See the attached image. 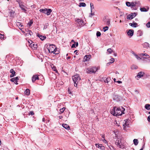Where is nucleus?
Segmentation results:
<instances>
[{
	"label": "nucleus",
	"instance_id": "nucleus-1",
	"mask_svg": "<svg viewBox=\"0 0 150 150\" xmlns=\"http://www.w3.org/2000/svg\"><path fill=\"white\" fill-rule=\"evenodd\" d=\"M122 110L120 108H117L114 107L110 111V113L114 116H118L124 114V111L125 109L122 107Z\"/></svg>",
	"mask_w": 150,
	"mask_h": 150
},
{
	"label": "nucleus",
	"instance_id": "nucleus-2",
	"mask_svg": "<svg viewBox=\"0 0 150 150\" xmlns=\"http://www.w3.org/2000/svg\"><path fill=\"white\" fill-rule=\"evenodd\" d=\"M98 68L96 67H89L86 69V71L88 74L94 73L98 70Z\"/></svg>",
	"mask_w": 150,
	"mask_h": 150
},
{
	"label": "nucleus",
	"instance_id": "nucleus-3",
	"mask_svg": "<svg viewBox=\"0 0 150 150\" xmlns=\"http://www.w3.org/2000/svg\"><path fill=\"white\" fill-rule=\"evenodd\" d=\"M115 144L117 146L121 149H124L125 146L123 144L122 142H121V139H119L117 138L115 142Z\"/></svg>",
	"mask_w": 150,
	"mask_h": 150
},
{
	"label": "nucleus",
	"instance_id": "nucleus-4",
	"mask_svg": "<svg viewBox=\"0 0 150 150\" xmlns=\"http://www.w3.org/2000/svg\"><path fill=\"white\" fill-rule=\"evenodd\" d=\"M72 79L74 82H77L78 83V81L80 80L81 78L79 75L77 74L72 77Z\"/></svg>",
	"mask_w": 150,
	"mask_h": 150
},
{
	"label": "nucleus",
	"instance_id": "nucleus-5",
	"mask_svg": "<svg viewBox=\"0 0 150 150\" xmlns=\"http://www.w3.org/2000/svg\"><path fill=\"white\" fill-rule=\"evenodd\" d=\"M112 97L114 100H115L116 101H118L120 100V96L116 94L115 93L112 95Z\"/></svg>",
	"mask_w": 150,
	"mask_h": 150
},
{
	"label": "nucleus",
	"instance_id": "nucleus-6",
	"mask_svg": "<svg viewBox=\"0 0 150 150\" xmlns=\"http://www.w3.org/2000/svg\"><path fill=\"white\" fill-rule=\"evenodd\" d=\"M55 46L53 45H50L49 47L48 48L49 52L50 53H52L54 51Z\"/></svg>",
	"mask_w": 150,
	"mask_h": 150
},
{
	"label": "nucleus",
	"instance_id": "nucleus-7",
	"mask_svg": "<svg viewBox=\"0 0 150 150\" xmlns=\"http://www.w3.org/2000/svg\"><path fill=\"white\" fill-rule=\"evenodd\" d=\"M136 16V13H132L131 14L127 16V19L131 20L134 18Z\"/></svg>",
	"mask_w": 150,
	"mask_h": 150
},
{
	"label": "nucleus",
	"instance_id": "nucleus-8",
	"mask_svg": "<svg viewBox=\"0 0 150 150\" xmlns=\"http://www.w3.org/2000/svg\"><path fill=\"white\" fill-rule=\"evenodd\" d=\"M103 21L108 25H109L110 23V20L109 19H107L105 17L103 18Z\"/></svg>",
	"mask_w": 150,
	"mask_h": 150
},
{
	"label": "nucleus",
	"instance_id": "nucleus-9",
	"mask_svg": "<svg viewBox=\"0 0 150 150\" xmlns=\"http://www.w3.org/2000/svg\"><path fill=\"white\" fill-rule=\"evenodd\" d=\"M95 145L97 147L99 148L102 150H105V147L104 146H102V144H96Z\"/></svg>",
	"mask_w": 150,
	"mask_h": 150
},
{
	"label": "nucleus",
	"instance_id": "nucleus-10",
	"mask_svg": "<svg viewBox=\"0 0 150 150\" xmlns=\"http://www.w3.org/2000/svg\"><path fill=\"white\" fill-rule=\"evenodd\" d=\"M38 75L37 74L33 75L32 77V81L34 82L36 80H39Z\"/></svg>",
	"mask_w": 150,
	"mask_h": 150
},
{
	"label": "nucleus",
	"instance_id": "nucleus-11",
	"mask_svg": "<svg viewBox=\"0 0 150 150\" xmlns=\"http://www.w3.org/2000/svg\"><path fill=\"white\" fill-rule=\"evenodd\" d=\"M18 79H19L18 77H16L11 78V79L10 81L12 82H14L15 84H17L18 83L17 82Z\"/></svg>",
	"mask_w": 150,
	"mask_h": 150
},
{
	"label": "nucleus",
	"instance_id": "nucleus-12",
	"mask_svg": "<svg viewBox=\"0 0 150 150\" xmlns=\"http://www.w3.org/2000/svg\"><path fill=\"white\" fill-rule=\"evenodd\" d=\"M10 72L11 74L10 75V77L12 78L16 76V72L14 71L13 69H11L10 70Z\"/></svg>",
	"mask_w": 150,
	"mask_h": 150
},
{
	"label": "nucleus",
	"instance_id": "nucleus-13",
	"mask_svg": "<svg viewBox=\"0 0 150 150\" xmlns=\"http://www.w3.org/2000/svg\"><path fill=\"white\" fill-rule=\"evenodd\" d=\"M19 7L23 10V12L26 13L27 10L25 9V8H27V7L26 6H25L23 4H22Z\"/></svg>",
	"mask_w": 150,
	"mask_h": 150
},
{
	"label": "nucleus",
	"instance_id": "nucleus-14",
	"mask_svg": "<svg viewBox=\"0 0 150 150\" xmlns=\"http://www.w3.org/2000/svg\"><path fill=\"white\" fill-rule=\"evenodd\" d=\"M134 30H129L127 32V34L129 36H132L133 35Z\"/></svg>",
	"mask_w": 150,
	"mask_h": 150
},
{
	"label": "nucleus",
	"instance_id": "nucleus-15",
	"mask_svg": "<svg viewBox=\"0 0 150 150\" xmlns=\"http://www.w3.org/2000/svg\"><path fill=\"white\" fill-rule=\"evenodd\" d=\"M37 35L42 40H45L46 38L45 36L42 35L40 34H38Z\"/></svg>",
	"mask_w": 150,
	"mask_h": 150
},
{
	"label": "nucleus",
	"instance_id": "nucleus-16",
	"mask_svg": "<svg viewBox=\"0 0 150 150\" xmlns=\"http://www.w3.org/2000/svg\"><path fill=\"white\" fill-rule=\"evenodd\" d=\"M144 73L142 72H139L137 75L136 77L138 78H141L144 76Z\"/></svg>",
	"mask_w": 150,
	"mask_h": 150
},
{
	"label": "nucleus",
	"instance_id": "nucleus-17",
	"mask_svg": "<svg viewBox=\"0 0 150 150\" xmlns=\"http://www.w3.org/2000/svg\"><path fill=\"white\" fill-rule=\"evenodd\" d=\"M25 32H27V33H26V35H27V34H29L30 36H31L33 34V33L32 32V31L28 29H27L25 30Z\"/></svg>",
	"mask_w": 150,
	"mask_h": 150
},
{
	"label": "nucleus",
	"instance_id": "nucleus-18",
	"mask_svg": "<svg viewBox=\"0 0 150 150\" xmlns=\"http://www.w3.org/2000/svg\"><path fill=\"white\" fill-rule=\"evenodd\" d=\"M76 21L79 24L82 25L83 23V21L82 19L79 18H77L76 19Z\"/></svg>",
	"mask_w": 150,
	"mask_h": 150
},
{
	"label": "nucleus",
	"instance_id": "nucleus-19",
	"mask_svg": "<svg viewBox=\"0 0 150 150\" xmlns=\"http://www.w3.org/2000/svg\"><path fill=\"white\" fill-rule=\"evenodd\" d=\"M30 45L31 47L33 48H34L35 49H36L37 47V44H35L33 42L31 43Z\"/></svg>",
	"mask_w": 150,
	"mask_h": 150
},
{
	"label": "nucleus",
	"instance_id": "nucleus-20",
	"mask_svg": "<svg viewBox=\"0 0 150 150\" xmlns=\"http://www.w3.org/2000/svg\"><path fill=\"white\" fill-rule=\"evenodd\" d=\"M62 126L64 128L67 129H70L69 126L67 124H63Z\"/></svg>",
	"mask_w": 150,
	"mask_h": 150
},
{
	"label": "nucleus",
	"instance_id": "nucleus-21",
	"mask_svg": "<svg viewBox=\"0 0 150 150\" xmlns=\"http://www.w3.org/2000/svg\"><path fill=\"white\" fill-rule=\"evenodd\" d=\"M52 11L51 9H47V11H46V14L47 16H49L50 15L51 13L52 12Z\"/></svg>",
	"mask_w": 150,
	"mask_h": 150
},
{
	"label": "nucleus",
	"instance_id": "nucleus-22",
	"mask_svg": "<svg viewBox=\"0 0 150 150\" xmlns=\"http://www.w3.org/2000/svg\"><path fill=\"white\" fill-rule=\"evenodd\" d=\"M91 57L90 55H86L85 57L84 58V61H88Z\"/></svg>",
	"mask_w": 150,
	"mask_h": 150
},
{
	"label": "nucleus",
	"instance_id": "nucleus-23",
	"mask_svg": "<svg viewBox=\"0 0 150 150\" xmlns=\"http://www.w3.org/2000/svg\"><path fill=\"white\" fill-rule=\"evenodd\" d=\"M30 90L29 89H27L25 91V93L27 96L30 95Z\"/></svg>",
	"mask_w": 150,
	"mask_h": 150
},
{
	"label": "nucleus",
	"instance_id": "nucleus-24",
	"mask_svg": "<svg viewBox=\"0 0 150 150\" xmlns=\"http://www.w3.org/2000/svg\"><path fill=\"white\" fill-rule=\"evenodd\" d=\"M129 25L130 26L134 28L136 27L137 25V23H129Z\"/></svg>",
	"mask_w": 150,
	"mask_h": 150
},
{
	"label": "nucleus",
	"instance_id": "nucleus-25",
	"mask_svg": "<svg viewBox=\"0 0 150 150\" xmlns=\"http://www.w3.org/2000/svg\"><path fill=\"white\" fill-rule=\"evenodd\" d=\"M143 55H144V56H145L146 57H143L142 60H144L145 59L149 58L150 57L149 55L146 53H144V54H143Z\"/></svg>",
	"mask_w": 150,
	"mask_h": 150
},
{
	"label": "nucleus",
	"instance_id": "nucleus-26",
	"mask_svg": "<svg viewBox=\"0 0 150 150\" xmlns=\"http://www.w3.org/2000/svg\"><path fill=\"white\" fill-rule=\"evenodd\" d=\"M47 11V8L41 9L40 10V11L41 12L44 13L46 14V11Z\"/></svg>",
	"mask_w": 150,
	"mask_h": 150
},
{
	"label": "nucleus",
	"instance_id": "nucleus-27",
	"mask_svg": "<svg viewBox=\"0 0 150 150\" xmlns=\"http://www.w3.org/2000/svg\"><path fill=\"white\" fill-rule=\"evenodd\" d=\"M149 9V8H148L147 9L144 7L141 8H140V10L142 12H146L148 11Z\"/></svg>",
	"mask_w": 150,
	"mask_h": 150
},
{
	"label": "nucleus",
	"instance_id": "nucleus-28",
	"mask_svg": "<svg viewBox=\"0 0 150 150\" xmlns=\"http://www.w3.org/2000/svg\"><path fill=\"white\" fill-rule=\"evenodd\" d=\"M86 4L84 2H81L79 3V7H85L86 6Z\"/></svg>",
	"mask_w": 150,
	"mask_h": 150
},
{
	"label": "nucleus",
	"instance_id": "nucleus-29",
	"mask_svg": "<svg viewBox=\"0 0 150 150\" xmlns=\"http://www.w3.org/2000/svg\"><path fill=\"white\" fill-rule=\"evenodd\" d=\"M145 108L147 110L150 109V105L148 104H146L145 105Z\"/></svg>",
	"mask_w": 150,
	"mask_h": 150
},
{
	"label": "nucleus",
	"instance_id": "nucleus-30",
	"mask_svg": "<svg viewBox=\"0 0 150 150\" xmlns=\"http://www.w3.org/2000/svg\"><path fill=\"white\" fill-rule=\"evenodd\" d=\"M90 6H91V12H93V9L94 8V6L93 4L91 3H90Z\"/></svg>",
	"mask_w": 150,
	"mask_h": 150
},
{
	"label": "nucleus",
	"instance_id": "nucleus-31",
	"mask_svg": "<svg viewBox=\"0 0 150 150\" xmlns=\"http://www.w3.org/2000/svg\"><path fill=\"white\" fill-rule=\"evenodd\" d=\"M78 45V42H75L74 43V44H73L72 46H71V48H74L76 47L75 46H76V47H77Z\"/></svg>",
	"mask_w": 150,
	"mask_h": 150
},
{
	"label": "nucleus",
	"instance_id": "nucleus-32",
	"mask_svg": "<svg viewBox=\"0 0 150 150\" xmlns=\"http://www.w3.org/2000/svg\"><path fill=\"white\" fill-rule=\"evenodd\" d=\"M137 4L136 2L132 1L131 2L130 6H132V7H134L136 6V4Z\"/></svg>",
	"mask_w": 150,
	"mask_h": 150
},
{
	"label": "nucleus",
	"instance_id": "nucleus-33",
	"mask_svg": "<svg viewBox=\"0 0 150 150\" xmlns=\"http://www.w3.org/2000/svg\"><path fill=\"white\" fill-rule=\"evenodd\" d=\"M111 80L110 78L107 77L106 79L104 81V82L105 83H108Z\"/></svg>",
	"mask_w": 150,
	"mask_h": 150
},
{
	"label": "nucleus",
	"instance_id": "nucleus-34",
	"mask_svg": "<svg viewBox=\"0 0 150 150\" xmlns=\"http://www.w3.org/2000/svg\"><path fill=\"white\" fill-rule=\"evenodd\" d=\"M133 142L135 145H137L138 143V141L137 139H134L133 140Z\"/></svg>",
	"mask_w": 150,
	"mask_h": 150
},
{
	"label": "nucleus",
	"instance_id": "nucleus-35",
	"mask_svg": "<svg viewBox=\"0 0 150 150\" xmlns=\"http://www.w3.org/2000/svg\"><path fill=\"white\" fill-rule=\"evenodd\" d=\"M65 108H63L62 109H60L59 110V114L62 113L65 110Z\"/></svg>",
	"mask_w": 150,
	"mask_h": 150
},
{
	"label": "nucleus",
	"instance_id": "nucleus-36",
	"mask_svg": "<svg viewBox=\"0 0 150 150\" xmlns=\"http://www.w3.org/2000/svg\"><path fill=\"white\" fill-rule=\"evenodd\" d=\"M133 54L134 55L135 57L138 59H142V58L139 57L136 54H135L134 52H133Z\"/></svg>",
	"mask_w": 150,
	"mask_h": 150
},
{
	"label": "nucleus",
	"instance_id": "nucleus-37",
	"mask_svg": "<svg viewBox=\"0 0 150 150\" xmlns=\"http://www.w3.org/2000/svg\"><path fill=\"white\" fill-rule=\"evenodd\" d=\"M137 66L135 65H133L131 67V68L132 69H137Z\"/></svg>",
	"mask_w": 150,
	"mask_h": 150
},
{
	"label": "nucleus",
	"instance_id": "nucleus-38",
	"mask_svg": "<svg viewBox=\"0 0 150 150\" xmlns=\"http://www.w3.org/2000/svg\"><path fill=\"white\" fill-rule=\"evenodd\" d=\"M54 51L52 52V53H53V54H58V52H56L57 51V48L55 46V48L54 49Z\"/></svg>",
	"mask_w": 150,
	"mask_h": 150
},
{
	"label": "nucleus",
	"instance_id": "nucleus-39",
	"mask_svg": "<svg viewBox=\"0 0 150 150\" xmlns=\"http://www.w3.org/2000/svg\"><path fill=\"white\" fill-rule=\"evenodd\" d=\"M129 125V123L127 121H125V122L124 124H123V126L125 127H126L127 126H128Z\"/></svg>",
	"mask_w": 150,
	"mask_h": 150
},
{
	"label": "nucleus",
	"instance_id": "nucleus-40",
	"mask_svg": "<svg viewBox=\"0 0 150 150\" xmlns=\"http://www.w3.org/2000/svg\"><path fill=\"white\" fill-rule=\"evenodd\" d=\"M108 27L107 26H106L103 28V30L104 32H105L107 30H108Z\"/></svg>",
	"mask_w": 150,
	"mask_h": 150
},
{
	"label": "nucleus",
	"instance_id": "nucleus-41",
	"mask_svg": "<svg viewBox=\"0 0 150 150\" xmlns=\"http://www.w3.org/2000/svg\"><path fill=\"white\" fill-rule=\"evenodd\" d=\"M107 52L109 53V54H111L112 52V50L110 48L108 49L107 50Z\"/></svg>",
	"mask_w": 150,
	"mask_h": 150
},
{
	"label": "nucleus",
	"instance_id": "nucleus-42",
	"mask_svg": "<svg viewBox=\"0 0 150 150\" xmlns=\"http://www.w3.org/2000/svg\"><path fill=\"white\" fill-rule=\"evenodd\" d=\"M101 35V33L99 31H97L96 33V36L97 37H99Z\"/></svg>",
	"mask_w": 150,
	"mask_h": 150
},
{
	"label": "nucleus",
	"instance_id": "nucleus-43",
	"mask_svg": "<svg viewBox=\"0 0 150 150\" xmlns=\"http://www.w3.org/2000/svg\"><path fill=\"white\" fill-rule=\"evenodd\" d=\"M33 22L32 21H30L28 23V25H29V26L30 27V26L33 23Z\"/></svg>",
	"mask_w": 150,
	"mask_h": 150
},
{
	"label": "nucleus",
	"instance_id": "nucleus-44",
	"mask_svg": "<svg viewBox=\"0 0 150 150\" xmlns=\"http://www.w3.org/2000/svg\"><path fill=\"white\" fill-rule=\"evenodd\" d=\"M130 4L131 3L129 2H127L126 3V6L128 7L130 6Z\"/></svg>",
	"mask_w": 150,
	"mask_h": 150
},
{
	"label": "nucleus",
	"instance_id": "nucleus-45",
	"mask_svg": "<svg viewBox=\"0 0 150 150\" xmlns=\"http://www.w3.org/2000/svg\"><path fill=\"white\" fill-rule=\"evenodd\" d=\"M146 26L148 28H150V21L146 24Z\"/></svg>",
	"mask_w": 150,
	"mask_h": 150
},
{
	"label": "nucleus",
	"instance_id": "nucleus-46",
	"mask_svg": "<svg viewBox=\"0 0 150 150\" xmlns=\"http://www.w3.org/2000/svg\"><path fill=\"white\" fill-rule=\"evenodd\" d=\"M52 69L54 71H55L56 72H58L57 70L56 69V67L54 66L52 68Z\"/></svg>",
	"mask_w": 150,
	"mask_h": 150
},
{
	"label": "nucleus",
	"instance_id": "nucleus-47",
	"mask_svg": "<svg viewBox=\"0 0 150 150\" xmlns=\"http://www.w3.org/2000/svg\"><path fill=\"white\" fill-rule=\"evenodd\" d=\"M95 15V13H94L91 12V13L89 15V17H92V16Z\"/></svg>",
	"mask_w": 150,
	"mask_h": 150
},
{
	"label": "nucleus",
	"instance_id": "nucleus-48",
	"mask_svg": "<svg viewBox=\"0 0 150 150\" xmlns=\"http://www.w3.org/2000/svg\"><path fill=\"white\" fill-rule=\"evenodd\" d=\"M17 25H18L19 26H20V27H22L23 26L22 25H21V23L19 22H18L17 23Z\"/></svg>",
	"mask_w": 150,
	"mask_h": 150
},
{
	"label": "nucleus",
	"instance_id": "nucleus-49",
	"mask_svg": "<svg viewBox=\"0 0 150 150\" xmlns=\"http://www.w3.org/2000/svg\"><path fill=\"white\" fill-rule=\"evenodd\" d=\"M110 63H113L114 61H115V59L114 58H111V59H110Z\"/></svg>",
	"mask_w": 150,
	"mask_h": 150
},
{
	"label": "nucleus",
	"instance_id": "nucleus-50",
	"mask_svg": "<svg viewBox=\"0 0 150 150\" xmlns=\"http://www.w3.org/2000/svg\"><path fill=\"white\" fill-rule=\"evenodd\" d=\"M101 136L102 138V140H103L105 139V138L104 134H101Z\"/></svg>",
	"mask_w": 150,
	"mask_h": 150
},
{
	"label": "nucleus",
	"instance_id": "nucleus-51",
	"mask_svg": "<svg viewBox=\"0 0 150 150\" xmlns=\"http://www.w3.org/2000/svg\"><path fill=\"white\" fill-rule=\"evenodd\" d=\"M4 38V35H3L0 34V38L1 39H3Z\"/></svg>",
	"mask_w": 150,
	"mask_h": 150
},
{
	"label": "nucleus",
	"instance_id": "nucleus-52",
	"mask_svg": "<svg viewBox=\"0 0 150 150\" xmlns=\"http://www.w3.org/2000/svg\"><path fill=\"white\" fill-rule=\"evenodd\" d=\"M144 45H146V47H149V44L147 42H145L144 43Z\"/></svg>",
	"mask_w": 150,
	"mask_h": 150
},
{
	"label": "nucleus",
	"instance_id": "nucleus-53",
	"mask_svg": "<svg viewBox=\"0 0 150 150\" xmlns=\"http://www.w3.org/2000/svg\"><path fill=\"white\" fill-rule=\"evenodd\" d=\"M19 2L18 3V4L19 5V6H20L22 5V4H21L23 3V2L21 1L20 0V1H19Z\"/></svg>",
	"mask_w": 150,
	"mask_h": 150
},
{
	"label": "nucleus",
	"instance_id": "nucleus-54",
	"mask_svg": "<svg viewBox=\"0 0 150 150\" xmlns=\"http://www.w3.org/2000/svg\"><path fill=\"white\" fill-rule=\"evenodd\" d=\"M29 114L31 115H34V113L33 111H31L30 112Z\"/></svg>",
	"mask_w": 150,
	"mask_h": 150
},
{
	"label": "nucleus",
	"instance_id": "nucleus-55",
	"mask_svg": "<svg viewBox=\"0 0 150 150\" xmlns=\"http://www.w3.org/2000/svg\"><path fill=\"white\" fill-rule=\"evenodd\" d=\"M74 86L76 87L77 86L78 83H77V82H76V83L74 82Z\"/></svg>",
	"mask_w": 150,
	"mask_h": 150
},
{
	"label": "nucleus",
	"instance_id": "nucleus-56",
	"mask_svg": "<svg viewBox=\"0 0 150 150\" xmlns=\"http://www.w3.org/2000/svg\"><path fill=\"white\" fill-rule=\"evenodd\" d=\"M147 120L149 122H150V116H149L148 117Z\"/></svg>",
	"mask_w": 150,
	"mask_h": 150
},
{
	"label": "nucleus",
	"instance_id": "nucleus-57",
	"mask_svg": "<svg viewBox=\"0 0 150 150\" xmlns=\"http://www.w3.org/2000/svg\"><path fill=\"white\" fill-rule=\"evenodd\" d=\"M116 82L119 83H122V81H116Z\"/></svg>",
	"mask_w": 150,
	"mask_h": 150
},
{
	"label": "nucleus",
	"instance_id": "nucleus-58",
	"mask_svg": "<svg viewBox=\"0 0 150 150\" xmlns=\"http://www.w3.org/2000/svg\"><path fill=\"white\" fill-rule=\"evenodd\" d=\"M103 141L105 143L107 142V141L105 139Z\"/></svg>",
	"mask_w": 150,
	"mask_h": 150
},
{
	"label": "nucleus",
	"instance_id": "nucleus-59",
	"mask_svg": "<svg viewBox=\"0 0 150 150\" xmlns=\"http://www.w3.org/2000/svg\"><path fill=\"white\" fill-rule=\"evenodd\" d=\"M111 64V63H110V62H108V63H107V66H109V65H110V64Z\"/></svg>",
	"mask_w": 150,
	"mask_h": 150
},
{
	"label": "nucleus",
	"instance_id": "nucleus-60",
	"mask_svg": "<svg viewBox=\"0 0 150 150\" xmlns=\"http://www.w3.org/2000/svg\"><path fill=\"white\" fill-rule=\"evenodd\" d=\"M59 117L60 119H61L62 118V116H59Z\"/></svg>",
	"mask_w": 150,
	"mask_h": 150
},
{
	"label": "nucleus",
	"instance_id": "nucleus-61",
	"mask_svg": "<svg viewBox=\"0 0 150 150\" xmlns=\"http://www.w3.org/2000/svg\"><path fill=\"white\" fill-rule=\"evenodd\" d=\"M70 58H71L70 57H67V59H70Z\"/></svg>",
	"mask_w": 150,
	"mask_h": 150
},
{
	"label": "nucleus",
	"instance_id": "nucleus-62",
	"mask_svg": "<svg viewBox=\"0 0 150 150\" xmlns=\"http://www.w3.org/2000/svg\"><path fill=\"white\" fill-rule=\"evenodd\" d=\"M45 120V118H43V119H42V121L43 122H44Z\"/></svg>",
	"mask_w": 150,
	"mask_h": 150
},
{
	"label": "nucleus",
	"instance_id": "nucleus-63",
	"mask_svg": "<svg viewBox=\"0 0 150 150\" xmlns=\"http://www.w3.org/2000/svg\"><path fill=\"white\" fill-rule=\"evenodd\" d=\"M144 145H145V144H144V145H143L142 147V148H143V149L144 148Z\"/></svg>",
	"mask_w": 150,
	"mask_h": 150
},
{
	"label": "nucleus",
	"instance_id": "nucleus-64",
	"mask_svg": "<svg viewBox=\"0 0 150 150\" xmlns=\"http://www.w3.org/2000/svg\"><path fill=\"white\" fill-rule=\"evenodd\" d=\"M47 28V25H45L44 26V28Z\"/></svg>",
	"mask_w": 150,
	"mask_h": 150
}]
</instances>
